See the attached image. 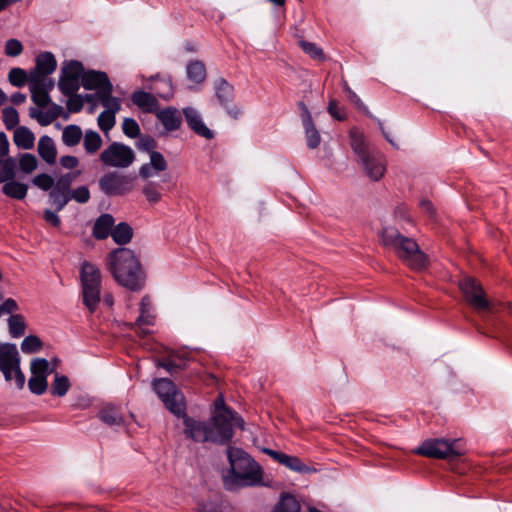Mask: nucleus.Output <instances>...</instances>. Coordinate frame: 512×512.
Masks as SVG:
<instances>
[{
  "instance_id": "f257e3e1",
  "label": "nucleus",
  "mask_w": 512,
  "mask_h": 512,
  "mask_svg": "<svg viewBox=\"0 0 512 512\" xmlns=\"http://www.w3.org/2000/svg\"><path fill=\"white\" fill-rule=\"evenodd\" d=\"M183 415L184 434L195 442L228 444L233 438V426L244 430L245 422L235 411L227 407L220 397L215 400V411L210 422L198 421Z\"/></svg>"
},
{
  "instance_id": "f03ea898",
  "label": "nucleus",
  "mask_w": 512,
  "mask_h": 512,
  "mask_svg": "<svg viewBox=\"0 0 512 512\" xmlns=\"http://www.w3.org/2000/svg\"><path fill=\"white\" fill-rule=\"evenodd\" d=\"M107 268L115 281L134 292L145 286L146 275L139 258L128 248H117L107 258Z\"/></svg>"
},
{
  "instance_id": "7ed1b4c3",
  "label": "nucleus",
  "mask_w": 512,
  "mask_h": 512,
  "mask_svg": "<svg viewBox=\"0 0 512 512\" xmlns=\"http://www.w3.org/2000/svg\"><path fill=\"white\" fill-rule=\"evenodd\" d=\"M227 457L230 472L224 477L227 490L263 485V470L243 449L229 446Z\"/></svg>"
},
{
  "instance_id": "20e7f679",
  "label": "nucleus",
  "mask_w": 512,
  "mask_h": 512,
  "mask_svg": "<svg viewBox=\"0 0 512 512\" xmlns=\"http://www.w3.org/2000/svg\"><path fill=\"white\" fill-rule=\"evenodd\" d=\"M381 242L383 246L393 251L411 269L422 270L427 266V256L419 248L416 241L404 236L396 228H383Z\"/></svg>"
},
{
  "instance_id": "39448f33",
  "label": "nucleus",
  "mask_w": 512,
  "mask_h": 512,
  "mask_svg": "<svg viewBox=\"0 0 512 512\" xmlns=\"http://www.w3.org/2000/svg\"><path fill=\"white\" fill-rule=\"evenodd\" d=\"M20 354L15 344L0 342V372L5 381H15L17 389L24 388L26 378L20 368Z\"/></svg>"
},
{
  "instance_id": "423d86ee",
  "label": "nucleus",
  "mask_w": 512,
  "mask_h": 512,
  "mask_svg": "<svg viewBox=\"0 0 512 512\" xmlns=\"http://www.w3.org/2000/svg\"><path fill=\"white\" fill-rule=\"evenodd\" d=\"M459 440H447L443 438H434L425 440L415 453L428 458L447 459L463 455V451L458 449Z\"/></svg>"
},
{
  "instance_id": "0eeeda50",
  "label": "nucleus",
  "mask_w": 512,
  "mask_h": 512,
  "mask_svg": "<svg viewBox=\"0 0 512 512\" xmlns=\"http://www.w3.org/2000/svg\"><path fill=\"white\" fill-rule=\"evenodd\" d=\"M154 391L163 401L165 406L175 415L184 414L185 404L183 395L177 391L175 384L167 378H160L153 381Z\"/></svg>"
},
{
  "instance_id": "6e6552de",
  "label": "nucleus",
  "mask_w": 512,
  "mask_h": 512,
  "mask_svg": "<svg viewBox=\"0 0 512 512\" xmlns=\"http://www.w3.org/2000/svg\"><path fill=\"white\" fill-rule=\"evenodd\" d=\"M459 289L464 295L466 302L476 311H488L491 303L486 298L481 283L473 277H465L459 281Z\"/></svg>"
},
{
  "instance_id": "1a4fd4ad",
  "label": "nucleus",
  "mask_w": 512,
  "mask_h": 512,
  "mask_svg": "<svg viewBox=\"0 0 512 512\" xmlns=\"http://www.w3.org/2000/svg\"><path fill=\"white\" fill-rule=\"evenodd\" d=\"M102 163L109 167L126 168L135 160L134 151L120 142H113L100 154Z\"/></svg>"
},
{
  "instance_id": "9d476101",
  "label": "nucleus",
  "mask_w": 512,
  "mask_h": 512,
  "mask_svg": "<svg viewBox=\"0 0 512 512\" xmlns=\"http://www.w3.org/2000/svg\"><path fill=\"white\" fill-rule=\"evenodd\" d=\"M99 187L108 196L124 195L133 189V178L111 172L100 178Z\"/></svg>"
},
{
  "instance_id": "9b49d317",
  "label": "nucleus",
  "mask_w": 512,
  "mask_h": 512,
  "mask_svg": "<svg viewBox=\"0 0 512 512\" xmlns=\"http://www.w3.org/2000/svg\"><path fill=\"white\" fill-rule=\"evenodd\" d=\"M57 68V61L51 52L40 53L35 60V67L29 72V82L53 81L48 78Z\"/></svg>"
},
{
  "instance_id": "f8f14e48",
  "label": "nucleus",
  "mask_w": 512,
  "mask_h": 512,
  "mask_svg": "<svg viewBox=\"0 0 512 512\" xmlns=\"http://www.w3.org/2000/svg\"><path fill=\"white\" fill-rule=\"evenodd\" d=\"M365 175L372 181H379L386 172L385 157L379 152H370L359 159Z\"/></svg>"
},
{
  "instance_id": "ddd939ff",
  "label": "nucleus",
  "mask_w": 512,
  "mask_h": 512,
  "mask_svg": "<svg viewBox=\"0 0 512 512\" xmlns=\"http://www.w3.org/2000/svg\"><path fill=\"white\" fill-rule=\"evenodd\" d=\"M81 85L86 90H96L97 92L106 91L108 87L113 86L106 72L96 70L85 71Z\"/></svg>"
},
{
  "instance_id": "4468645a",
  "label": "nucleus",
  "mask_w": 512,
  "mask_h": 512,
  "mask_svg": "<svg viewBox=\"0 0 512 512\" xmlns=\"http://www.w3.org/2000/svg\"><path fill=\"white\" fill-rule=\"evenodd\" d=\"M183 114L185 116V120L190 127L191 130H193L197 135L207 139L211 140L214 138V133L212 130H210L202 121L201 115L199 112L192 108V107H186L183 109Z\"/></svg>"
},
{
  "instance_id": "2eb2a0df",
  "label": "nucleus",
  "mask_w": 512,
  "mask_h": 512,
  "mask_svg": "<svg viewBox=\"0 0 512 512\" xmlns=\"http://www.w3.org/2000/svg\"><path fill=\"white\" fill-rule=\"evenodd\" d=\"M54 86V81L29 82L32 101L40 108L47 107L51 101L49 92Z\"/></svg>"
},
{
  "instance_id": "dca6fc26",
  "label": "nucleus",
  "mask_w": 512,
  "mask_h": 512,
  "mask_svg": "<svg viewBox=\"0 0 512 512\" xmlns=\"http://www.w3.org/2000/svg\"><path fill=\"white\" fill-rule=\"evenodd\" d=\"M48 107L49 108L46 112L40 111L35 107H31L29 109V116L32 119H35L41 126H48L63 114L62 106L53 103L52 101H50Z\"/></svg>"
},
{
  "instance_id": "f3484780",
  "label": "nucleus",
  "mask_w": 512,
  "mask_h": 512,
  "mask_svg": "<svg viewBox=\"0 0 512 512\" xmlns=\"http://www.w3.org/2000/svg\"><path fill=\"white\" fill-rule=\"evenodd\" d=\"M80 279L82 288H101V272L90 262H83Z\"/></svg>"
},
{
  "instance_id": "a211bd4d",
  "label": "nucleus",
  "mask_w": 512,
  "mask_h": 512,
  "mask_svg": "<svg viewBox=\"0 0 512 512\" xmlns=\"http://www.w3.org/2000/svg\"><path fill=\"white\" fill-rule=\"evenodd\" d=\"M158 120L163 124L167 131H175L182 124V115L176 108L168 107L155 113Z\"/></svg>"
},
{
  "instance_id": "6ab92c4d",
  "label": "nucleus",
  "mask_w": 512,
  "mask_h": 512,
  "mask_svg": "<svg viewBox=\"0 0 512 512\" xmlns=\"http://www.w3.org/2000/svg\"><path fill=\"white\" fill-rule=\"evenodd\" d=\"M131 100L134 105L147 113H156L159 109V102L151 93L138 90L132 93Z\"/></svg>"
},
{
  "instance_id": "aec40b11",
  "label": "nucleus",
  "mask_w": 512,
  "mask_h": 512,
  "mask_svg": "<svg viewBox=\"0 0 512 512\" xmlns=\"http://www.w3.org/2000/svg\"><path fill=\"white\" fill-rule=\"evenodd\" d=\"M98 418L108 426H121L124 417L118 407L111 404L104 405L98 412Z\"/></svg>"
},
{
  "instance_id": "412c9836",
  "label": "nucleus",
  "mask_w": 512,
  "mask_h": 512,
  "mask_svg": "<svg viewBox=\"0 0 512 512\" xmlns=\"http://www.w3.org/2000/svg\"><path fill=\"white\" fill-rule=\"evenodd\" d=\"M37 151L39 156L48 164H54L57 157V149L53 139L47 135L39 139Z\"/></svg>"
},
{
  "instance_id": "4be33fe9",
  "label": "nucleus",
  "mask_w": 512,
  "mask_h": 512,
  "mask_svg": "<svg viewBox=\"0 0 512 512\" xmlns=\"http://www.w3.org/2000/svg\"><path fill=\"white\" fill-rule=\"evenodd\" d=\"M113 226H114L113 216L110 214H107V213L102 214L95 221V224L93 227V236L96 239L104 240L109 235H111Z\"/></svg>"
},
{
  "instance_id": "5701e85b",
  "label": "nucleus",
  "mask_w": 512,
  "mask_h": 512,
  "mask_svg": "<svg viewBox=\"0 0 512 512\" xmlns=\"http://www.w3.org/2000/svg\"><path fill=\"white\" fill-rule=\"evenodd\" d=\"M186 75L193 84H202L207 77L205 64L200 60L190 61L186 66Z\"/></svg>"
},
{
  "instance_id": "b1692460",
  "label": "nucleus",
  "mask_w": 512,
  "mask_h": 512,
  "mask_svg": "<svg viewBox=\"0 0 512 512\" xmlns=\"http://www.w3.org/2000/svg\"><path fill=\"white\" fill-rule=\"evenodd\" d=\"M113 86L106 91L97 92V100L105 108L104 111L117 114L121 110V99L112 95Z\"/></svg>"
},
{
  "instance_id": "393cba45",
  "label": "nucleus",
  "mask_w": 512,
  "mask_h": 512,
  "mask_svg": "<svg viewBox=\"0 0 512 512\" xmlns=\"http://www.w3.org/2000/svg\"><path fill=\"white\" fill-rule=\"evenodd\" d=\"M28 185L16 181L15 178L8 180L2 186V193L12 199L23 200L27 196Z\"/></svg>"
},
{
  "instance_id": "a878e982",
  "label": "nucleus",
  "mask_w": 512,
  "mask_h": 512,
  "mask_svg": "<svg viewBox=\"0 0 512 512\" xmlns=\"http://www.w3.org/2000/svg\"><path fill=\"white\" fill-rule=\"evenodd\" d=\"M13 141L17 147L28 150L33 148L35 136L29 128L19 126L14 131Z\"/></svg>"
},
{
  "instance_id": "bb28decb",
  "label": "nucleus",
  "mask_w": 512,
  "mask_h": 512,
  "mask_svg": "<svg viewBox=\"0 0 512 512\" xmlns=\"http://www.w3.org/2000/svg\"><path fill=\"white\" fill-rule=\"evenodd\" d=\"M51 202L55 205L56 211H61L67 203L71 200L70 191L63 189L58 184L54 183L49 193Z\"/></svg>"
},
{
  "instance_id": "cd10ccee",
  "label": "nucleus",
  "mask_w": 512,
  "mask_h": 512,
  "mask_svg": "<svg viewBox=\"0 0 512 512\" xmlns=\"http://www.w3.org/2000/svg\"><path fill=\"white\" fill-rule=\"evenodd\" d=\"M350 144L354 153L358 156V159H361L371 152L368 149L364 135L356 129L350 132Z\"/></svg>"
},
{
  "instance_id": "c85d7f7f",
  "label": "nucleus",
  "mask_w": 512,
  "mask_h": 512,
  "mask_svg": "<svg viewBox=\"0 0 512 512\" xmlns=\"http://www.w3.org/2000/svg\"><path fill=\"white\" fill-rule=\"evenodd\" d=\"M17 162L13 157L0 158V183L12 180L16 176Z\"/></svg>"
},
{
  "instance_id": "c756f323",
  "label": "nucleus",
  "mask_w": 512,
  "mask_h": 512,
  "mask_svg": "<svg viewBox=\"0 0 512 512\" xmlns=\"http://www.w3.org/2000/svg\"><path fill=\"white\" fill-rule=\"evenodd\" d=\"M83 133L78 125L70 124L66 126L62 133V141L68 147L76 146L80 143Z\"/></svg>"
},
{
  "instance_id": "7c9ffc66",
  "label": "nucleus",
  "mask_w": 512,
  "mask_h": 512,
  "mask_svg": "<svg viewBox=\"0 0 512 512\" xmlns=\"http://www.w3.org/2000/svg\"><path fill=\"white\" fill-rule=\"evenodd\" d=\"M9 334L13 338H19L25 334L26 322L21 314H12L7 320Z\"/></svg>"
},
{
  "instance_id": "2f4dec72",
  "label": "nucleus",
  "mask_w": 512,
  "mask_h": 512,
  "mask_svg": "<svg viewBox=\"0 0 512 512\" xmlns=\"http://www.w3.org/2000/svg\"><path fill=\"white\" fill-rule=\"evenodd\" d=\"M101 288H82L83 304L90 313L96 311L101 300Z\"/></svg>"
},
{
  "instance_id": "473e14b6",
  "label": "nucleus",
  "mask_w": 512,
  "mask_h": 512,
  "mask_svg": "<svg viewBox=\"0 0 512 512\" xmlns=\"http://www.w3.org/2000/svg\"><path fill=\"white\" fill-rule=\"evenodd\" d=\"M83 146L86 153H96L102 146V138L100 134L94 130H87L83 137Z\"/></svg>"
},
{
  "instance_id": "72a5a7b5",
  "label": "nucleus",
  "mask_w": 512,
  "mask_h": 512,
  "mask_svg": "<svg viewBox=\"0 0 512 512\" xmlns=\"http://www.w3.org/2000/svg\"><path fill=\"white\" fill-rule=\"evenodd\" d=\"M111 236L117 244L124 245L130 242L133 230L127 223L122 222L113 228Z\"/></svg>"
},
{
  "instance_id": "f704fd0d",
  "label": "nucleus",
  "mask_w": 512,
  "mask_h": 512,
  "mask_svg": "<svg viewBox=\"0 0 512 512\" xmlns=\"http://www.w3.org/2000/svg\"><path fill=\"white\" fill-rule=\"evenodd\" d=\"M216 96L222 105H227L233 96V87L225 79L220 78L215 84Z\"/></svg>"
},
{
  "instance_id": "c9c22d12",
  "label": "nucleus",
  "mask_w": 512,
  "mask_h": 512,
  "mask_svg": "<svg viewBox=\"0 0 512 512\" xmlns=\"http://www.w3.org/2000/svg\"><path fill=\"white\" fill-rule=\"evenodd\" d=\"M70 381L67 376L55 373L54 381L51 383L50 393L53 396L63 397L70 389Z\"/></svg>"
},
{
  "instance_id": "e433bc0d",
  "label": "nucleus",
  "mask_w": 512,
  "mask_h": 512,
  "mask_svg": "<svg viewBox=\"0 0 512 512\" xmlns=\"http://www.w3.org/2000/svg\"><path fill=\"white\" fill-rule=\"evenodd\" d=\"M85 73L83 64L77 60L65 62L61 69V75L79 79L82 81Z\"/></svg>"
},
{
  "instance_id": "4c0bfd02",
  "label": "nucleus",
  "mask_w": 512,
  "mask_h": 512,
  "mask_svg": "<svg viewBox=\"0 0 512 512\" xmlns=\"http://www.w3.org/2000/svg\"><path fill=\"white\" fill-rule=\"evenodd\" d=\"M32 376L47 378L54 368H50V363L44 358L33 359L30 363Z\"/></svg>"
},
{
  "instance_id": "58836bf2",
  "label": "nucleus",
  "mask_w": 512,
  "mask_h": 512,
  "mask_svg": "<svg viewBox=\"0 0 512 512\" xmlns=\"http://www.w3.org/2000/svg\"><path fill=\"white\" fill-rule=\"evenodd\" d=\"M58 88L65 96H72L80 88V80L61 75L58 81Z\"/></svg>"
},
{
  "instance_id": "ea45409f",
  "label": "nucleus",
  "mask_w": 512,
  "mask_h": 512,
  "mask_svg": "<svg viewBox=\"0 0 512 512\" xmlns=\"http://www.w3.org/2000/svg\"><path fill=\"white\" fill-rule=\"evenodd\" d=\"M150 298L144 296L140 302V315L135 322V326L140 327L141 325H153V316L150 314Z\"/></svg>"
},
{
  "instance_id": "a19ab883",
  "label": "nucleus",
  "mask_w": 512,
  "mask_h": 512,
  "mask_svg": "<svg viewBox=\"0 0 512 512\" xmlns=\"http://www.w3.org/2000/svg\"><path fill=\"white\" fill-rule=\"evenodd\" d=\"M280 464L296 472H309L310 469L296 456H290L282 453L279 459Z\"/></svg>"
},
{
  "instance_id": "79ce46f5",
  "label": "nucleus",
  "mask_w": 512,
  "mask_h": 512,
  "mask_svg": "<svg viewBox=\"0 0 512 512\" xmlns=\"http://www.w3.org/2000/svg\"><path fill=\"white\" fill-rule=\"evenodd\" d=\"M273 512H300V504L292 495H284Z\"/></svg>"
},
{
  "instance_id": "37998d69",
  "label": "nucleus",
  "mask_w": 512,
  "mask_h": 512,
  "mask_svg": "<svg viewBox=\"0 0 512 512\" xmlns=\"http://www.w3.org/2000/svg\"><path fill=\"white\" fill-rule=\"evenodd\" d=\"M307 139V145L310 149H315L319 146L321 137L318 130L315 128L313 120L310 123H303Z\"/></svg>"
},
{
  "instance_id": "c03bdc74",
  "label": "nucleus",
  "mask_w": 512,
  "mask_h": 512,
  "mask_svg": "<svg viewBox=\"0 0 512 512\" xmlns=\"http://www.w3.org/2000/svg\"><path fill=\"white\" fill-rule=\"evenodd\" d=\"M9 82L15 87H22L29 83V74L21 68H12L8 75Z\"/></svg>"
},
{
  "instance_id": "a18cd8bd",
  "label": "nucleus",
  "mask_w": 512,
  "mask_h": 512,
  "mask_svg": "<svg viewBox=\"0 0 512 512\" xmlns=\"http://www.w3.org/2000/svg\"><path fill=\"white\" fill-rule=\"evenodd\" d=\"M28 388L35 395H42L48 388L47 378L31 376L28 380Z\"/></svg>"
},
{
  "instance_id": "49530a36",
  "label": "nucleus",
  "mask_w": 512,
  "mask_h": 512,
  "mask_svg": "<svg viewBox=\"0 0 512 512\" xmlns=\"http://www.w3.org/2000/svg\"><path fill=\"white\" fill-rule=\"evenodd\" d=\"M147 201L155 204L161 200L160 186L155 182H148L142 189Z\"/></svg>"
},
{
  "instance_id": "de8ad7c7",
  "label": "nucleus",
  "mask_w": 512,
  "mask_h": 512,
  "mask_svg": "<svg viewBox=\"0 0 512 512\" xmlns=\"http://www.w3.org/2000/svg\"><path fill=\"white\" fill-rule=\"evenodd\" d=\"M42 348V341L34 335L27 336L21 343V350L26 354L39 351Z\"/></svg>"
},
{
  "instance_id": "09e8293b",
  "label": "nucleus",
  "mask_w": 512,
  "mask_h": 512,
  "mask_svg": "<svg viewBox=\"0 0 512 512\" xmlns=\"http://www.w3.org/2000/svg\"><path fill=\"white\" fill-rule=\"evenodd\" d=\"M3 122L8 130H12L17 127L19 123V115L15 108L6 107L2 111Z\"/></svg>"
},
{
  "instance_id": "8fccbe9b",
  "label": "nucleus",
  "mask_w": 512,
  "mask_h": 512,
  "mask_svg": "<svg viewBox=\"0 0 512 512\" xmlns=\"http://www.w3.org/2000/svg\"><path fill=\"white\" fill-rule=\"evenodd\" d=\"M115 115L116 114L109 113L106 111H102L99 114V116L97 118V123H98L99 128L103 132L107 133L115 126V124H116Z\"/></svg>"
},
{
  "instance_id": "3c124183",
  "label": "nucleus",
  "mask_w": 512,
  "mask_h": 512,
  "mask_svg": "<svg viewBox=\"0 0 512 512\" xmlns=\"http://www.w3.org/2000/svg\"><path fill=\"white\" fill-rule=\"evenodd\" d=\"M37 159L33 154L25 153L20 157L19 168L26 174L32 173L37 168Z\"/></svg>"
},
{
  "instance_id": "603ef678",
  "label": "nucleus",
  "mask_w": 512,
  "mask_h": 512,
  "mask_svg": "<svg viewBox=\"0 0 512 512\" xmlns=\"http://www.w3.org/2000/svg\"><path fill=\"white\" fill-rule=\"evenodd\" d=\"M298 43L302 50L308 55H310L312 58L317 60L324 59V53L322 49L318 47L316 44L305 40H300Z\"/></svg>"
},
{
  "instance_id": "864d4df0",
  "label": "nucleus",
  "mask_w": 512,
  "mask_h": 512,
  "mask_svg": "<svg viewBox=\"0 0 512 512\" xmlns=\"http://www.w3.org/2000/svg\"><path fill=\"white\" fill-rule=\"evenodd\" d=\"M122 130L129 138H136L140 135V126L133 118H125L123 120Z\"/></svg>"
},
{
  "instance_id": "5fc2aeb1",
  "label": "nucleus",
  "mask_w": 512,
  "mask_h": 512,
  "mask_svg": "<svg viewBox=\"0 0 512 512\" xmlns=\"http://www.w3.org/2000/svg\"><path fill=\"white\" fill-rule=\"evenodd\" d=\"M32 183L38 188L44 191H48L51 190V188L54 186L55 181L49 174L42 173L35 176L32 180Z\"/></svg>"
},
{
  "instance_id": "6e6d98bb",
  "label": "nucleus",
  "mask_w": 512,
  "mask_h": 512,
  "mask_svg": "<svg viewBox=\"0 0 512 512\" xmlns=\"http://www.w3.org/2000/svg\"><path fill=\"white\" fill-rule=\"evenodd\" d=\"M150 164L153 166L156 173L165 171L168 167L164 156L158 151L150 154Z\"/></svg>"
},
{
  "instance_id": "4d7b16f0",
  "label": "nucleus",
  "mask_w": 512,
  "mask_h": 512,
  "mask_svg": "<svg viewBox=\"0 0 512 512\" xmlns=\"http://www.w3.org/2000/svg\"><path fill=\"white\" fill-rule=\"evenodd\" d=\"M71 200H75L78 203H87L90 199V191L87 186H79L76 189L70 191Z\"/></svg>"
},
{
  "instance_id": "13d9d810",
  "label": "nucleus",
  "mask_w": 512,
  "mask_h": 512,
  "mask_svg": "<svg viewBox=\"0 0 512 512\" xmlns=\"http://www.w3.org/2000/svg\"><path fill=\"white\" fill-rule=\"evenodd\" d=\"M68 100L66 103L67 109L71 113L80 112L84 106L83 96L79 94H73L72 96H68Z\"/></svg>"
},
{
  "instance_id": "bf43d9fd",
  "label": "nucleus",
  "mask_w": 512,
  "mask_h": 512,
  "mask_svg": "<svg viewBox=\"0 0 512 512\" xmlns=\"http://www.w3.org/2000/svg\"><path fill=\"white\" fill-rule=\"evenodd\" d=\"M23 51L22 43L17 39H9L5 44V53L8 56L16 57Z\"/></svg>"
},
{
  "instance_id": "052dcab7",
  "label": "nucleus",
  "mask_w": 512,
  "mask_h": 512,
  "mask_svg": "<svg viewBox=\"0 0 512 512\" xmlns=\"http://www.w3.org/2000/svg\"><path fill=\"white\" fill-rule=\"evenodd\" d=\"M137 147L141 151L148 152L151 154L152 152H156L155 149L157 147L156 141L150 136H142L137 142Z\"/></svg>"
},
{
  "instance_id": "680f3d73",
  "label": "nucleus",
  "mask_w": 512,
  "mask_h": 512,
  "mask_svg": "<svg viewBox=\"0 0 512 512\" xmlns=\"http://www.w3.org/2000/svg\"><path fill=\"white\" fill-rule=\"evenodd\" d=\"M80 171L75 172H69L64 175H61L57 181L56 184H58L63 189H67L70 191V186L73 183V181L80 175Z\"/></svg>"
},
{
  "instance_id": "e2e57ef3",
  "label": "nucleus",
  "mask_w": 512,
  "mask_h": 512,
  "mask_svg": "<svg viewBox=\"0 0 512 512\" xmlns=\"http://www.w3.org/2000/svg\"><path fill=\"white\" fill-rule=\"evenodd\" d=\"M157 365L159 367L164 368L169 373L173 374L174 372L178 370H183L185 368V364L183 363H177L174 359H165V360H159L157 362Z\"/></svg>"
},
{
  "instance_id": "0e129e2a",
  "label": "nucleus",
  "mask_w": 512,
  "mask_h": 512,
  "mask_svg": "<svg viewBox=\"0 0 512 512\" xmlns=\"http://www.w3.org/2000/svg\"><path fill=\"white\" fill-rule=\"evenodd\" d=\"M19 310V306L17 302L12 298H7L3 301V303L0 305V316L4 314H16Z\"/></svg>"
},
{
  "instance_id": "69168bd1",
  "label": "nucleus",
  "mask_w": 512,
  "mask_h": 512,
  "mask_svg": "<svg viewBox=\"0 0 512 512\" xmlns=\"http://www.w3.org/2000/svg\"><path fill=\"white\" fill-rule=\"evenodd\" d=\"M328 112H329V114H330L333 118H335V119H337V120H340V121L344 120V119H345V117H346L345 113H344L343 111H341V109H340V108H339V106H338L337 101H335V100H331V101L329 102V105H328Z\"/></svg>"
},
{
  "instance_id": "338daca9",
  "label": "nucleus",
  "mask_w": 512,
  "mask_h": 512,
  "mask_svg": "<svg viewBox=\"0 0 512 512\" xmlns=\"http://www.w3.org/2000/svg\"><path fill=\"white\" fill-rule=\"evenodd\" d=\"M349 101H351L353 104H355L358 108H365L364 104L362 103L361 99L358 97V95L348 86V84L345 82L343 87Z\"/></svg>"
},
{
  "instance_id": "774afa93",
  "label": "nucleus",
  "mask_w": 512,
  "mask_h": 512,
  "mask_svg": "<svg viewBox=\"0 0 512 512\" xmlns=\"http://www.w3.org/2000/svg\"><path fill=\"white\" fill-rule=\"evenodd\" d=\"M79 160L75 156L66 155L60 158V165L66 169H74L78 166Z\"/></svg>"
}]
</instances>
